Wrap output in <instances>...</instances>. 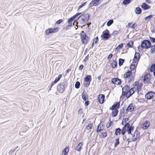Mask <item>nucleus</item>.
Returning a JSON list of instances; mask_svg holds the SVG:
<instances>
[{"instance_id":"obj_1","label":"nucleus","mask_w":155,"mask_h":155,"mask_svg":"<svg viewBox=\"0 0 155 155\" xmlns=\"http://www.w3.org/2000/svg\"><path fill=\"white\" fill-rule=\"evenodd\" d=\"M81 38L82 43L85 45H86L89 40V37L87 35L84 31H82L81 33Z\"/></svg>"},{"instance_id":"obj_2","label":"nucleus","mask_w":155,"mask_h":155,"mask_svg":"<svg viewBox=\"0 0 155 155\" xmlns=\"http://www.w3.org/2000/svg\"><path fill=\"white\" fill-rule=\"evenodd\" d=\"M141 46L143 48L148 49L151 47V42L148 40H144L141 42Z\"/></svg>"},{"instance_id":"obj_3","label":"nucleus","mask_w":155,"mask_h":155,"mask_svg":"<svg viewBox=\"0 0 155 155\" xmlns=\"http://www.w3.org/2000/svg\"><path fill=\"white\" fill-rule=\"evenodd\" d=\"M67 87V85L64 83H60L59 85L58 86L57 91L58 92L62 93L64 92L65 90V87Z\"/></svg>"},{"instance_id":"obj_4","label":"nucleus","mask_w":155,"mask_h":155,"mask_svg":"<svg viewBox=\"0 0 155 155\" xmlns=\"http://www.w3.org/2000/svg\"><path fill=\"white\" fill-rule=\"evenodd\" d=\"M130 89V87L128 85H126L124 87L122 88V93L120 97V99L123 96H125L126 94L129 93V91Z\"/></svg>"},{"instance_id":"obj_5","label":"nucleus","mask_w":155,"mask_h":155,"mask_svg":"<svg viewBox=\"0 0 155 155\" xmlns=\"http://www.w3.org/2000/svg\"><path fill=\"white\" fill-rule=\"evenodd\" d=\"M111 35L112 34H109V31L107 29L103 32L101 36H103V37L104 39L107 40L109 38L111 37Z\"/></svg>"},{"instance_id":"obj_6","label":"nucleus","mask_w":155,"mask_h":155,"mask_svg":"<svg viewBox=\"0 0 155 155\" xmlns=\"http://www.w3.org/2000/svg\"><path fill=\"white\" fill-rule=\"evenodd\" d=\"M59 30L58 28H49L45 31L46 35H48L49 34L53 33H55Z\"/></svg>"},{"instance_id":"obj_7","label":"nucleus","mask_w":155,"mask_h":155,"mask_svg":"<svg viewBox=\"0 0 155 155\" xmlns=\"http://www.w3.org/2000/svg\"><path fill=\"white\" fill-rule=\"evenodd\" d=\"M140 133L137 130L134 132V134L132 137V140L133 141H136L139 137Z\"/></svg>"},{"instance_id":"obj_8","label":"nucleus","mask_w":155,"mask_h":155,"mask_svg":"<svg viewBox=\"0 0 155 155\" xmlns=\"http://www.w3.org/2000/svg\"><path fill=\"white\" fill-rule=\"evenodd\" d=\"M155 93L153 91L148 92L145 95V98L147 99H150L154 96Z\"/></svg>"},{"instance_id":"obj_9","label":"nucleus","mask_w":155,"mask_h":155,"mask_svg":"<svg viewBox=\"0 0 155 155\" xmlns=\"http://www.w3.org/2000/svg\"><path fill=\"white\" fill-rule=\"evenodd\" d=\"M100 0H92L89 4L88 6L91 7L92 6H96L99 5V1Z\"/></svg>"},{"instance_id":"obj_10","label":"nucleus","mask_w":155,"mask_h":155,"mask_svg":"<svg viewBox=\"0 0 155 155\" xmlns=\"http://www.w3.org/2000/svg\"><path fill=\"white\" fill-rule=\"evenodd\" d=\"M150 74H147L144 76L143 78V82L145 83H150Z\"/></svg>"},{"instance_id":"obj_11","label":"nucleus","mask_w":155,"mask_h":155,"mask_svg":"<svg viewBox=\"0 0 155 155\" xmlns=\"http://www.w3.org/2000/svg\"><path fill=\"white\" fill-rule=\"evenodd\" d=\"M134 108L135 107L134 104L132 103L130 104H129L126 109V113H127L129 111L130 112L133 111H134Z\"/></svg>"},{"instance_id":"obj_12","label":"nucleus","mask_w":155,"mask_h":155,"mask_svg":"<svg viewBox=\"0 0 155 155\" xmlns=\"http://www.w3.org/2000/svg\"><path fill=\"white\" fill-rule=\"evenodd\" d=\"M140 54L138 52H135L133 61L134 63H136L140 58Z\"/></svg>"},{"instance_id":"obj_13","label":"nucleus","mask_w":155,"mask_h":155,"mask_svg":"<svg viewBox=\"0 0 155 155\" xmlns=\"http://www.w3.org/2000/svg\"><path fill=\"white\" fill-rule=\"evenodd\" d=\"M111 82L114 84L120 85L121 83V81L118 78H115L112 79Z\"/></svg>"},{"instance_id":"obj_14","label":"nucleus","mask_w":155,"mask_h":155,"mask_svg":"<svg viewBox=\"0 0 155 155\" xmlns=\"http://www.w3.org/2000/svg\"><path fill=\"white\" fill-rule=\"evenodd\" d=\"M150 125L149 121H146L141 126L142 129L145 130L148 128Z\"/></svg>"},{"instance_id":"obj_15","label":"nucleus","mask_w":155,"mask_h":155,"mask_svg":"<svg viewBox=\"0 0 155 155\" xmlns=\"http://www.w3.org/2000/svg\"><path fill=\"white\" fill-rule=\"evenodd\" d=\"M105 96L103 94H100L98 97V100L100 104H102L104 100Z\"/></svg>"},{"instance_id":"obj_16","label":"nucleus","mask_w":155,"mask_h":155,"mask_svg":"<svg viewBox=\"0 0 155 155\" xmlns=\"http://www.w3.org/2000/svg\"><path fill=\"white\" fill-rule=\"evenodd\" d=\"M84 81L87 82H89L88 84V85H89L91 81V75H87L84 78Z\"/></svg>"},{"instance_id":"obj_17","label":"nucleus","mask_w":155,"mask_h":155,"mask_svg":"<svg viewBox=\"0 0 155 155\" xmlns=\"http://www.w3.org/2000/svg\"><path fill=\"white\" fill-rule=\"evenodd\" d=\"M129 124L128 123H127L126 124H125V125L123 127L122 130L121 131V134L123 135H124L126 131L127 130L126 129V128L127 127H129Z\"/></svg>"},{"instance_id":"obj_18","label":"nucleus","mask_w":155,"mask_h":155,"mask_svg":"<svg viewBox=\"0 0 155 155\" xmlns=\"http://www.w3.org/2000/svg\"><path fill=\"white\" fill-rule=\"evenodd\" d=\"M120 103L119 102H116L115 104H114L111 107H110V109L111 110H114L115 108H118L120 106Z\"/></svg>"},{"instance_id":"obj_19","label":"nucleus","mask_w":155,"mask_h":155,"mask_svg":"<svg viewBox=\"0 0 155 155\" xmlns=\"http://www.w3.org/2000/svg\"><path fill=\"white\" fill-rule=\"evenodd\" d=\"M141 7L144 10H146L150 8V7L146 3H143L141 5Z\"/></svg>"},{"instance_id":"obj_20","label":"nucleus","mask_w":155,"mask_h":155,"mask_svg":"<svg viewBox=\"0 0 155 155\" xmlns=\"http://www.w3.org/2000/svg\"><path fill=\"white\" fill-rule=\"evenodd\" d=\"M127 127V133L128 134H130L131 133V131H132L134 130V127L133 126H130V124H129V127Z\"/></svg>"},{"instance_id":"obj_21","label":"nucleus","mask_w":155,"mask_h":155,"mask_svg":"<svg viewBox=\"0 0 155 155\" xmlns=\"http://www.w3.org/2000/svg\"><path fill=\"white\" fill-rule=\"evenodd\" d=\"M78 19L79 20L80 23L81 24H84L86 22L85 20V19H84V16H82V15L80 16L79 17Z\"/></svg>"},{"instance_id":"obj_22","label":"nucleus","mask_w":155,"mask_h":155,"mask_svg":"<svg viewBox=\"0 0 155 155\" xmlns=\"http://www.w3.org/2000/svg\"><path fill=\"white\" fill-rule=\"evenodd\" d=\"M132 74V71H129L124 74V77L125 78H127L129 77Z\"/></svg>"},{"instance_id":"obj_23","label":"nucleus","mask_w":155,"mask_h":155,"mask_svg":"<svg viewBox=\"0 0 155 155\" xmlns=\"http://www.w3.org/2000/svg\"><path fill=\"white\" fill-rule=\"evenodd\" d=\"M62 75L61 74H60L58 75V78H56L55 80L52 82L51 83L53 84V85L54 84H56L58 81L61 78V77Z\"/></svg>"},{"instance_id":"obj_24","label":"nucleus","mask_w":155,"mask_h":155,"mask_svg":"<svg viewBox=\"0 0 155 155\" xmlns=\"http://www.w3.org/2000/svg\"><path fill=\"white\" fill-rule=\"evenodd\" d=\"M74 19L73 17H72L68 19V26H71L72 22L74 21Z\"/></svg>"},{"instance_id":"obj_25","label":"nucleus","mask_w":155,"mask_h":155,"mask_svg":"<svg viewBox=\"0 0 155 155\" xmlns=\"http://www.w3.org/2000/svg\"><path fill=\"white\" fill-rule=\"evenodd\" d=\"M136 91V89L135 87H132L131 89H130V90L129 91V93L132 95L134 93L135 91Z\"/></svg>"},{"instance_id":"obj_26","label":"nucleus","mask_w":155,"mask_h":155,"mask_svg":"<svg viewBox=\"0 0 155 155\" xmlns=\"http://www.w3.org/2000/svg\"><path fill=\"white\" fill-rule=\"evenodd\" d=\"M83 145L82 143H79L78 146H77L75 148L76 150L78 151H80L81 149V147Z\"/></svg>"},{"instance_id":"obj_27","label":"nucleus","mask_w":155,"mask_h":155,"mask_svg":"<svg viewBox=\"0 0 155 155\" xmlns=\"http://www.w3.org/2000/svg\"><path fill=\"white\" fill-rule=\"evenodd\" d=\"M82 16H84V19L86 22L89 19L90 15L88 14H83Z\"/></svg>"},{"instance_id":"obj_28","label":"nucleus","mask_w":155,"mask_h":155,"mask_svg":"<svg viewBox=\"0 0 155 155\" xmlns=\"http://www.w3.org/2000/svg\"><path fill=\"white\" fill-rule=\"evenodd\" d=\"M82 98L84 100V101H86L88 100V97L87 94H84V93L82 94Z\"/></svg>"},{"instance_id":"obj_29","label":"nucleus","mask_w":155,"mask_h":155,"mask_svg":"<svg viewBox=\"0 0 155 155\" xmlns=\"http://www.w3.org/2000/svg\"><path fill=\"white\" fill-rule=\"evenodd\" d=\"M142 86V85L141 84H139L137 86H136V90H137V93H138L139 91H140L141 87Z\"/></svg>"},{"instance_id":"obj_30","label":"nucleus","mask_w":155,"mask_h":155,"mask_svg":"<svg viewBox=\"0 0 155 155\" xmlns=\"http://www.w3.org/2000/svg\"><path fill=\"white\" fill-rule=\"evenodd\" d=\"M135 11L136 14H140L141 13L142 10L140 7H137L136 8Z\"/></svg>"},{"instance_id":"obj_31","label":"nucleus","mask_w":155,"mask_h":155,"mask_svg":"<svg viewBox=\"0 0 155 155\" xmlns=\"http://www.w3.org/2000/svg\"><path fill=\"white\" fill-rule=\"evenodd\" d=\"M101 123L100 124H99L98 125L97 127V129L96 131V132L97 133H98V132H101V130L103 128V125H102V126H101Z\"/></svg>"},{"instance_id":"obj_32","label":"nucleus","mask_w":155,"mask_h":155,"mask_svg":"<svg viewBox=\"0 0 155 155\" xmlns=\"http://www.w3.org/2000/svg\"><path fill=\"white\" fill-rule=\"evenodd\" d=\"M121 130L120 128H116L115 130V134L116 135H118L120 134Z\"/></svg>"},{"instance_id":"obj_33","label":"nucleus","mask_w":155,"mask_h":155,"mask_svg":"<svg viewBox=\"0 0 155 155\" xmlns=\"http://www.w3.org/2000/svg\"><path fill=\"white\" fill-rule=\"evenodd\" d=\"M134 63L133 61L132 62V64L131 65L130 67V68L131 71H133L134 70L135 68L137 66V64H134Z\"/></svg>"},{"instance_id":"obj_34","label":"nucleus","mask_w":155,"mask_h":155,"mask_svg":"<svg viewBox=\"0 0 155 155\" xmlns=\"http://www.w3.org/2000/svg\"><path fill=\"white\" fill-rule=\"evenodd\" d=\"M118 110L117 109H115V110L112 112V117H115L118 114Z\"/></svg>"},{"instance_id":"obj_35","label":"nucleus","mask_w":155,"mask_h":155,"mask_svg":"<svg viewBox=\"0 0 155 155\" xmlns=\"http://www.w3.org/2000/svg\"><path fill=\"white\" fill-rule=\"evenodd\" d=\"M93 125L92 123H89L88 125L86 126V129L87 130H89L92 129Z\"/></svg>"},{"instance_id":"obj_36","label":"nucleus","mask_w":155,"mask_h":155,"mask_svg":"<svg viewBox=\"0 0 155 155\" xmlns=\"http://www.w3.org/2000/svg\"><path fill=\"white\" fill-rule=\"evenodd\" d=\"M123 45V44L122 43L119 45L115 49V51H117L119 50L120 48H121Z\"/></svg>"},{"instance_id":"obj_37","label":"nucleus","mask_w":155,"mask_h":155,"mask_svg":"<svg viewBox=\"0 0 155 155\" xmlns=\"http://www.w3.org/2000/svg\"><path fill=\"white\" fill-rule=\"evenodd\" d=\"M124 61V60L123 59L120 58L119 60V65L120 66L122 65Z\"/></svg>"},{"instance_id":"obj_38","label":"nucleus","mask_w":155,"mask_h":155,"mask_svg":"<svg viewBox=\"0 0 155 155\" xmlns=\"http://www.w3.org/2000/svg\"><path fill=\"white\" fill-rule=\"evenodd\" d=\"M150 70L151 72H152L155 70V64H153L151 66Z\"/></svg>"},{"instance_id":"obj_39","label":"nucleus","mask_w":155,"mask_h":155,"mask_svg":"<svg viewBox=\"0 0 155 155\" xmlns=\"http://www.w3.org/2000/svg\"><path fill=\"white\" fill-rule=\"evenodd\" d=\"M80 82L79 81H77L75 84V87L77 89H78L80 87Z\"/></svg>"},{"instance_id":"obj_40","label":"nucleus","mask_w":155,"mask_h":155,"mask_svg":"<svg viewBox=\"0 0 155 155\" xmlns=\"http://www.w3.org/2000/svg\"><path fill=\"white\" fill-rule=\"evenodd\" d=\"M114 21L113 19L110 20L107 23V25L109 26L111 25L113 23Z\"/></svg>"},{"instance_id":"obj_41","label":"nucleus","mask_w":155,"mask_h":155,"mask_svg":"<svg viewBox=\"0 0 155 155\" xmlns=\"http://www.w3.org/2000/svg\"><path fill=\"white\" fill-rule=\"evenodd\" d=\"M119 138L116 139L115 142L114 143V147H116L119 144Z\"/></svg>"},{"instance_id":"obj_42","label":"nucleus","mask_w":155,"mask_h":155,"mask_svg":"<svg viewBox=\"0 0 155 155\" xmlns=\"http://www.w3.org/2000/svg\"><path fill=\"white\" fill-rule=\"evenodd\" d=\"M111 65L113 68H115L117 66V62L116 61H114L111 64Z\"/></svg>"},{"instance_id":"obj_43","label":"nucleus","mask_w":155,"mask_h":155,"mask_svg":"<svg viewBox=\"0 0 155 155\" xmlns=\"http://www.w3.org/2000/svg\"><path fill=\"white\" fill-rule=\"evenodd\" d=\"M153 17V15H150L146 17L144 19L146 21H149Z\"/></svg>"},{"instance_id":"obj_44","label":"nucleus","mask_w":155,"mask_h":155,"mask_svg":"<svg viewBox=\"0 0 155 155\" xmlns=\"http://www.w3.org/2000/svg\"><path fill=\"white\" fill-rule=\"evenodd\" d=\"M130 2V0H124L123 3L124 5H126L129 3Z\"/></svg>"},{"instance_id":"obj_45","label":"nucleus","mask_w":155,"mask_h":155,"mask_svg":"<svg viewBox=\"0 0 155 155\" xmlns=\"http://www.w3.org/2000/svg\"><path fill=\"white\" fill-rule=\"evenodd\" d=\"M150 51L152 53H155V44L151 47Z\"/></svg>"},{"instance_id":"obj_46","label":"nucleus","mask_w":155,"mask_h":155,"mask_svg":"<svg viewBox=\"0 0 155 155\" xmlns=\"http://www.w3.org/2000/svg\"><path fill=\"white\" fill-rule=\"evenodd\" d=\"M133 41H131L130 42H129L128 44H127V46L130 48H131L132 47V46L133 45Z\"/></svg>"},{"instance_id":"obj_47","label":"nucleus","mask_w":155,"mask_h":155,"mask_svg":"<svg viewBox=\"0 0 155 155\" xmlns=\"http://www.w3.org/2000/svg\"><path fill=\"white\" fill-rule=\"evenodd\" d=\"M112 123V121L110 120L106 125L107 127L108 128L110 127Z\"/></svg>"},{"instance_id":"obj_48","label":"nucleus","mask_w":155,"mask_h":155,"mask_svg":"<svg viewBox=\"0 0 155 155\" xmlns=\"http://www.w3.org/2000/svg\"><path fill=\"white\" fill-rule=\"evenodd\" d=\"M69 150V149H68V151H67L66 147L62 151V153H64V155H66V154L68 153Z\"/></svg>"},{"instance_id":"obj_49","label":"nucleus","mask_w":155,"mask_h":155,"mask_svg":"<svg viewBox=\"0 0 155 155\" xmlns=\"http://www.w3.org/2000/svg\"><path fill=\"white\" fill-rule=\"evenodd\" d=\"M101 135L103 137L105 138L107 136V134L106 132L101 133Z\"/></svg>"},{"instance_id":"obj_50","label":"nucleus","mask_w":155,"mask_h":155,"mask_svg":"<svg viewBox=\"0 0 155 155\" xmlns=\"http://www.w3.org/2000/svg\"><path fill=\"white\" fill-rule=\"evenodd\" d=\"M118 31H117V30H115L114 31L113 33L111 34L113 36H115L116 35H117L118 33Z\"/></svg>"},{"instance_id":"obj_51","label":"nucleus","mask_w":155,"mask_h":155,"mask_svg":"<svg viewBox=\"0 0 155 155\" xmlns=\"http://www.w3.org/2000/svg\"><path fill=\"white\" fill-rule=\"evenodd\" d=\"M98 41V37H97L94 40L93 43L96 44Z\"/></svg>"},{"instance_id":"obj_52","label":"nucleus","mask_w":155,"mask_h":155,"mask_svg":"<svg viewBox=\"0 0 155 155\" xmlns=\"http://www.w3.org/2000/svg\"><path fill=\"white\" fill-rule=\"evenodd\" d=\"M87 2H84V3L82 4V5H80L78 9V10H79V9H80L81 8L84 6L86 4Z\"/></svg>"},{"instance_id":"obj_53","label":"nucleus","mask_w":155,"mask_h":155,"mask_svg":"<svg viewBox=\"0 0 155 155\" xmlns=\"http://www.w3.org/2000/svg\"><path fill=\"white\" fill-rule=\"evenodd\" d=\"M150 40L153 43L155 42V38L153 37H150Z\"/></svg>"},{"instance_id":"obj_54","label":"nucleus","mask_w":155,"mask_h":155,"mask_svg":"<svg viewBox=\"0 0 155 155\" xmlns=\"http://www.w3.org/2000/svg\"><path fill=\"white\" fill-rule=\"evenodd\" d=\"M63 21V20L62 19H59V20L57 21L56 22V23L57 24H59L61 23Z\"/></svg>"},{"instance_id":"obj_55","label":"nucleus","mask_w":155,"mask_h":155,"mask_svg":"<svg viewBox=\"0 0 155 155\" xmlns=\"http://www.w3.org/2000/svg\"><path fill=\"white\" fill-rule=\"evenodd\" d=\"M81 14V13H77L76 14H75V15H74L73 16V17L75 19L76 17H77V16H78L79 15H80V14Z\"/></svg>"},{"instance_id":"obj_56","label":"nucleus","mask_w":155,"mask_h":155,"mask_svg":"<svg viewBox=\"0 0 155 155\" xmlns=\"http://www.w3.org/2000/svg\"><path fill=\"white\" fill-rule=\"evenodd\" d=\"M85 101V103L84 105L85 106H87L89 105V102L88 101Z\"/></svg>"},{"instance_id":"obj_57","label":"nucleus","mask_w":155,"mask_h":155,"mask_svg":"<svg viewBox=\"0 0 155 155\" xmlns=\"http://www.w3.org/2000/svg\"><path fill=\"white\" fill-rule=\"evenodd\" d=\"M129 94V93H127V94H126V95H125L126 96V97L127 98H128L130 97L131 96V95L130 94Z\"/></svg>"},{"instance_id":"obj_58","label":"nucleus","mask_w":155,"mask_h":155,"mask_svg":"<svg viewBox=\"0 0 155 155\" xmlns=\"http://www.w3.org/2000/svg\"><path fill=\"white\" fill-rule=\"evenodd\" d=\"M112 56H113L112 54H110L107 57V59H110L112 57Z\"/></svg>"},{"instance_id":"obj_59","label":"nucleus","mask_w":155,"mask_h":155,"mask_svg":"<svg viewBox=\"0 0 155 155\" xmlns=\"http://www.w3.org/2000/svg\"><path fill=\"white\" fill-rule=\"evenodd\" d=\"M84 66L82 64L79 67V69L82 70Z\"/></svg>"},{"instance_id":"obj_60","label":"nucleus","mask_w":155,"mask_h":155,"mask_svg":"<svg viewBox=\"0 0 155 155\" xmlns=\"http://www.w3.org/2000/svg\"><path fill=\"white\" fill-rule=\"evenodd\" d=\"M136 25V24L135 23L134 24L131 26V28L132 29H134L135 28Z\"/></svg>"},{"instance_id":"obj_61","label":"nucleus","mask_w":155,"mask_h":155,"mask_svg":"<svg viewBox=\"0 0 155 155\" xmlns=\"http://www.w3.org/2000/svg\"><path fill=\"white\" fill-rule=\"evenodd\" d=\"M121 116L124 115V110H120V114Z\"/></svg>"},{"instance_id":"obj_62","label":"nucleus","mask_w":155,"mask_h":155,"mask_svg":"<svg viewBox=\"0 0 155 155\" xmlns=\"http://www.w3.org/2000/svg\"><path fill=\"white\" fill-rule=\"evenodd\" d=\"M123 120L124 121V122H125L126 123H127V122H126V120L127 121H128L129 119L128 118H124L123 119Z\"/></svg>"},{"instance_id":"obj_63","label":"nucleus","mask_w":155,"mask_h":155,"mask_svg":"<svg viewBox=\"0 0 155 155\" xmlns=\"http://www.w3.org/2000/svg\"><path fill=\"white\" fill-rule=\"evenodd\" d=\"M139 83L138 82H136L134 83L133 84L135 86H137L138 84Z\"/></svg>"},{"instance_id":"obj_64","label":"nucleus","mask_w":155,"mask_h":155,"mask_svg":"<svg viewBox=\"0 0 155 155\" xmlns=\"http://www.w3.org/2000/svg\"><path fill=\"white\" fill-rule=\"evenodd\" d=\"M71 71V68H69L66 71V73L67 74H68V73L69 72H70Z\"/></svg>"}]
</instances>
